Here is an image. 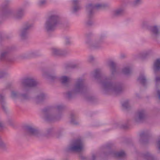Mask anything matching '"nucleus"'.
Listing matches in <instances>:
<instances>
[{
    "instance_id": "nucleus-1",
    "label": "nucleus",
    "mask_w": 160,
    "mask_h": 160,
    "mask_svg": "<svg viewBox=\"0 0 160 160\" xmlns=\"http://www.w3.org/2000/svg\"><path fill=\"white\" fill-rule=\"evenodd\" d=\"M108 65L111 68L112 75L109 77H102V72L100 69H96L93 73V77L97 80L101 84L102 87L103 93L105 94L113 93L118 95L122 93L123 88L121 83H113L111 80L113 76L118 73V69L116 63L110 61L108 63Z\"/></svg>"
},
{
    "instance_id": "nucleus-2",
    "label": "nucleus",
    "mask_w": 160,
    "mask_h": 160,
    "mask_svg": "<svg viewBox=\"0 0 160 160\" xmlns=\"http://www.w3.org/2000/svg\"><path fill=\"white\" fill-rule=\"evenodd\" d=\"M64 107L62 105L58 104L45 108L43 110L44 114V119L48 122H52L59 119L61 115L59 114L55 115V112L59 113L62 111Z\"/></svg>"
},
{
    "instance_id": "nucleus-3",
    "label": "nucleus",
    "mask_w": 160,
    "mask_h": 160,
    "mask_svg": "<svg viewBox=\"0 0 160 160\" xmlns=\"http://www.w3.org/2000/svg\"><path fill=\"white\" fill-rule=\"evenodd\" d=\"M84 82L85 80L81 78L77 79L75 84L70 87L66 92V98L68 99H71L78 94L84 93L86 90Z\"/></svg>"
},
{
    "instance_id": "nucleus-4",
    "label": "nucleus",
    "mask_w": 160,
    "mask_h": 160,
    "mask_svg": "<svg viewBox=\"0 0 160 160\" xmlns=\"http://www.w3.org/2000/svg\"><path fill=\"white\" fill-rule=\"evenodd\" d=\"M60 23L58 16L57 14L52 15L47 19L45 23V28L48 32L52 31Z\"/></svg>"
},
{
    "instance_id": "nucleus-5",
    "label": "nucleus",
    "mask_w": 160,
    "mask_h": 160,
    "mask_svg": "<svg viewBox=\"0 0 160 160\" xmlns=\"http://www.w3.org/2000/svg\"><path fill=\"white\" fill-rule=\"evenodd\" d=\"M26 7V5H23L18 7L15 12L12 10L6 11V14H7L6 17L18 20H21L25 15Z\"/></svg>"
},
{
    "instance_id": "nucleus-6",
    "label": "nucleus",
    "mask_w": 160,
    "mask_h": 160,
    "mask_svg": "<svg viewBox=\"0 0 160 160\" xmlns=\"http://www.w3.org/2000/svg\"><path fill=\"white\" fill-rule=\"evenodd\" d=\"M33 27V24L31 22H26L24 23L18 32V34L20 38L22 40L27 38L30 30Z\"/></svg>"
},
{
    "instance_id": "nucleus-7",
    "label": "nucleus",
    "mask_w": 160,
    "mask_h": 160,
    "mask_svg": "<svg viewBox=\"0 0 160 160\" xmlns=\"http://www.w3.org/2000/svg\"><path fill=\"white\" fill-rule=\"evenodd\" d=\"M103 4L98 3L96 4H89L87 6V9L88 11V19L86 22V24L88 26H91L93 23V22L91 20L94 13V11L95 9H98L104 7Z\"/></svg>"
},
{
    "instance_id": "nucleus-8",
    "label": "nucleus",
    "mask_w": 160,
    "mask_h": 160,
    "mask_svg": "<svg viewBox=\"0 0 160 160\" xmlns=\"http://www.w3.org/2000/svg\"><path fill=\"white\" fill-rule=\"evenodd\" d=\"M38 84L36 80L33 77H28L22 80L20 86L22 88H26L28 89V94L30 95V88L36 86Z\"/></svg>"
},
{
    "instance_id": "nucleus-9",
    "label": "nucleus",
    "mask_w": 160,
    "mask_h": 160,
    "mask_svg": "<svg viewBox=\"0 0 160 160\" xmlns=\"http://www.w3.org/2000/svg\"><path fill=\"white\" fill-rule=\"evenodd\" d=\"M20 92H18L15 91H12L11 92V97L13 99H15L18 98L28 100L30 98V95L28 94V90L26 88H22L20 86Z\"/></svg>"
},
{
    "instance_id": "nucleus-10",
    "label": "nucleus",
    "mask_w": 160,
    "mask_h": 160,
    "mask_svg": "<svg viewBox=\"0 0 160 160\" xmlns=\"http://www.w3.org/2000/svg\"><path fill=\"white\" fill-rule=\"evenodd\" d=\"M25 135L26 136L39 138L42 137V131L34 127L27 126L25 128Z\"/></svg>"
},
{
    "instance_id": "nucleus-11",
    "label": "nucleus",
    "mask_w": 160,
    "mask_h": 160,
    "mask_svg": "<svg viewBox=\"0 0 160 160\" xmlns=\"http://www.w3.org/2000/svg\"><path fill=\"white\" fill-rule=\"evenodd\" d=\"M83 148V142L80 139L72 141L68 148V150L72 152H80Z\"/></svg>"
},
{
    "instance_id": "nucleus-12",
    "label": "nucleus",
    "mask_w": 160,
    "mask_h": 160,
    "mask_svg": "<svg viewBox=\"0 0 160 160\" xmlns=\"http://www.w3.org/2000/svg\"><path fill=\"white\" fill-rule=\"evenodd\" d=\"M150 132L149 130L142 131L139 134V142L142 144H147L149 142L150 139L149 135Z\"/></svg>"
},
{
    "instance_id": "nucleus-13",
    "label": "nucleus",
    "mask_w": 160,
    "mask_h": 160,
    "mask_svg": "<svg viewBox=\"0 0 160 160\" xmlns=\"http://www.w3.org/2000/svg\"><path fill=\"white\" fill-rule=\"evenodd\" d=\"M103 38L104 36H101L99 40L94 42H92L89 40H88L86 41V43L91 48L98 49L101 47V44Z\"/></svg>"
},
{
    "instance_id": "nucleus-14",
    "label": "nucleus",
    "mask_w": 160,
    "mask_h": 160,
    "mask_svg": "<svg viewBox=\"0 0 160 160\" xmlns=\"http://www.w3.org/2000/svg\"><path fill=\"white\" fill-rule=\"evenodd\" d=\"M10 50L9 49L4 50L0 53V60H5L9 61H12L14 60L10 55Z\"/></svg>"
},
{
    "instance_id": "nucleus-15",
    "label": "nucleus",
    "mask_w": 160,
    "mask_h": 160,
    "mask_svg": "<svg viewBox=\"0 0 160 160\" xmlns=\"http://www.w3.org/2000/svg\"><path fill=\"white\" fill-rule=\"evenodd\" d=\"M146 116V112L145 110H139L136 114L134 118V120L137 122H142L145 119Z\"/></svg>"
},
{
    "instance_id": "nucleus-16",
    "label": "nucleus",
    "mask_w": 160,
    "mask_h": 160,
    "mask_svg": "<svg viewBox=\"0 0 160 160\" xmlns=\"http://www.w3.org/2000/svg\"><path fill=\"white\" fill-rule=\"evenodd\" d=\"M11 2V0H5L3 4L0 7V14L6 17L7 14H6V11L11 10L8 9L7 6Z\"/></svg>"
},
{
    "instance_id": "nucleus-17",
    "label": "nucleus",
    "mask_w": 160,
    "mask_h": 160,
    "mask_svg": "<svg viewBox=\"0 0 160 160\" xmlns=\"http://www.w3.org/2000/svg\"><path fill=\"white\" fill-rule=\"evenodd\" d=\"M125 13L124 9L122 8H118L113 10L112 12V17L117 18L122 16Z\"/></svg>"
},
{
    "instance_id": "nucleus-18",
    "label": "nucleus",
    "mask_w": 160,
    "mask_h": 160,
    "mask_svg": "<svg viewBox=\"0 0 160 160\" xmlns=\"http://www.w3.org/2000/svg\"><path fill=\"white\" fill-rule=\"evenodd\" d=\"M52 54L55 56H64L68 53V51L65 50H62L57 48H52L51 49Z\"/></svg>"
},
{
    "instance_id": "nucleus-19",
    "label": "nucleus",
    "mask_w": 160,
    "mask_h": 160,
    "mask_svg": "<svg viewBox=\"0 0 160 160\" xmlns=\"http://www.w3.org/2000/svg\"><path fill=\"white\" fill-rule=\"evenodd\" d=\"M48 98L47 94L43 92H42L38 95L35 98V102L38 103L42 102Z\"/></svg>"
},
{
    "instance_id": "nucleus-20",
    "label": "nucleus",
    "mask_w": 160,
    "mask_h": 160,
    "mask_svg": "<svg viewBox=\"0 0 160 160\" xmlns=\"http://www.w3.org/2000/svg\"><path fill=\"white\" fill-rule=\"evenodd\" d=\"M80 2V0H72V11L73 12H77L81 9Z\"/></svg>"
},
{
    "instance_id": "nucleus-21",
    "label": "nucleus",
    "mask_w": 160,
    "mask_h": 160,
    "mask_svg": "<svg viewBox=\"0 0 160 160\" xmlns=\"http://www.w3.org/2000/svg\"><path fill=\"white\" fill-rule=\"evenodd\" d=\"M6 98L3 93L0 92V104L2 105V109L5 112H6L7 108L6 105Z\"/></svg>"
},
{
    "instance_id": "nucleus-22",
    "label": "nucleus",
    "mask_w": 160,
    "mask_h": 160,
    "mask_svg": "<svg viewBox=\"0 0 160 160\" xmlns=\"http://www.w3.org/2000/svg\"><path fill=\"white\" fill-rule=\"evenodd\" d=\"M42 76L52 81L56 80L58 79V78L55 75L51 74L50 72L48 71H43Z\"/></svg>"
},
{
    "instance_id": "nucleus-23",
    "label": "nucleus",
    "mask_w": 160,
    "mask_h": 160,
    "mask_svg": "<svg viewBox=\"0 0 160 160\" xmlns=\"http://www.w3.org/2000/svg\"><path fill=\"white\" fill-rule=\"evenodd\" d=\"M151 31L152 35L154 38H156L160 34V32L159 31V28L158 26H153L151 28Z\"/></svg>"
},
{
    "instance_id": "nucleus-24",
    "label": "nucleus",
    "mask_w": 160,
    "mask_h": 160,
    "mask_svg": "<svg viewBox=\"0 0 160 160\" xmlns=\"http://www.w3.org/2000/svg\"><path fill=\"white\" fill-rule=\"evenodd\" d=\"M108 154H112L114 157L117 158H123L126 155L124 152L122 151L118 152L112 151L109 152Z\"/></svg>"
},
{
    "instance_id": "nucleus-25",
    "label": "nucleus",
    "mask_w": 160,
    "mask_h": 160,
    "mask_svg": "<svg viewBox=\"0 0 160 160\" xmlns=\"http://www.w3.org/2000/svg\"><path fill=\"white\" fill-rule=\"evenodd\" d=\"M70 122L72 124L75 125H78L79 122L78 117L74 113H71L70 116Z\"/></svg>"
},
{
    "instance_id": "nucleus-26",
    "label": "nucleus",
    "mask_w": 160,
    "mask_h": 160,
    "mask_svg": "<svg viewBox=\"0 0 160 160\" xmlns=\"http://www.w3.org/2000/svg\"><path fill=\"white\" fill-rule=\"evenodd\" d=\"M153 70L155 73L160 70V58H158L154 62Z\"/></svg>"
},
{
    "instance_id": "nucleus-27",
    "label": "nucleus",
    "mask_w": 160,
    "mask_h": 160,
    "mask_svg": "<svg viewBox=\"0 0 160 160\" xmlns=\"http://www.w3.org/2000/svg\"><path fill=\"white\" fill-rule=\"evenodd\" d=\"M60 80L63 85L66 86L69 82L70 78L66 76H62L60 77Z\"/></svg>"
},
{
    "instance_id": "nucleus-28",
    "label": "nucleus",
    "mask_w": 160,
    "mask_h": 160,
    "mask_svg": "<svg viewBox=\"0 0 160 160\" xmlns=\"http://www.w3.org/2000/svg\"><path fill=\"white\" fill-rule=\"evenodd\" d=\"M0 149L2 151H6L8 149V146L0 137Z\"/></svg>"
},
{
    "instance_id": "nucleus-29",
    "label": "nucleus",
    "mask_w": 160,
    "mask_h": 160,
    "mask_svg": "<svg viewBox=\"0 0 160 160\" xmlns=\"http://www.w3.org/2000/svg\"><path fill=\"white\" fill-rule=\"evenodd\" d=\"M138 81L143 85H145L146 82V77L143 74H141L140 75L138 79Z\"/></svg>"
},
{
    "instance_id": "nucleus-30",
    "label": "nucleus",
    "mask_w": 160,
    "mask_h": 160,
    "mask_svg": "<svg viewBox=\"0 0 160 160\" xmlns=\"http://www.w3.org/2000/svg\"><path fill=\"white\" fill-rule=\"evenodd\" d=\"M53 131V129L52 128H50L47 129L44 133L42 132V137H48L51 135Z\"/></svg>"
},
{
    "instance_id": "nucleus-31",
    "label": "nucleus",
    "mask_w": 160,
    "mask_h": 160,
    "mask_svg": "<svg viewBox=\"0 0 160 160\" xmlns=\"http://www.w3.org/2000/svg\"><path fill=\"white\" fill-rule=\"evenodd\" d=\"M143 157L146 160H154L155 159L154 157L148 152L144 153Z\"/></svg>"
},
{
    "instance_id": "nucleus-32",
    "label": "nucleus",
    "mask_w": 160,
    "mask_h": 160,
    "mask_svg": "<svg viewBox=\"0 0 160 160\" xmlns=\"http://www.w3.org/2000/svg\"><path fill=\"white\" fill-rule=\"evenodd\" d=\"M37 4L39 7H44L47 4V0H39Z\"/></svg>"
},
{
    "instance_id": "nucleus-33",
    "label": "nucleus",
    "mask_w": 160,
    "mask_h": 160,
    "mask_svg": "<svg viewBox=\"0 0 160 160\" xmlns=\"http://www.w3.org/2000/svg\"><path fill=\"white\" fill-rule=\"evenodd\" d=\"M122 73L126 75H129L131 72V70L128 67L124 68L122 70Z\"/></svg>"
},
{
    "instance_id": "nucleus-34",
    "label": "nucleus",
    "mask_w": 160,
    "mask_h": 160,
    "mask_svg": "<svg viewBox=\"0 0 160 160\" xmlns=\"http://www.w3.org/2000/svg\"><path fill=\"white\" fill-rule=\"evenodd\" d=\"M31 54L32 53L31 52L23 53L20 56V58L22 59L27 58L30 57Z\"/></svg>"
},
{
    "instance_id": "nucleus-35",
    "label": "nucleus",
    "mask_w": 160,
    "mask_h": 160,
    "mask_svg": "<svg viewBox=\"0 0 160 160\" xmlns=\"http://www.w3.org/2000/svg\"><path fill=\"white\" fill-rule=\"evenodd\" d=\"M123 108L125 109H128L130 107L129 101L127 100L124 101L122 104Z\"/></svg>"
},
{
    "instance_id": "nucleus-36",
    "label": "nucleus",
    "mask_w": 160,
    "mask_h": 160,
    "mask_svg": "<svg viewBox=\"0 0 160 160\" xmlns=\"http://www.w3.org/2000/svg\"><path fill=\"white\" fill-rule=\"evenodd\" d=\"M142 0H134L133 2L134 6H136L140 4L141 3Z\"/></svg>"
},
{
    "instance_id": "nucleus-37",
    "label": "nucleus",
    "mask_w": 160,
    "mask_h": 160,
    "mask_svg": "<svg viewBox=\"0 0 160 160\" xmlns=\"http://www.w3.org/2000/svg\"><path fill=\"white\" fill-rule=\"evenodd\" d=\"M65 39L66 44L69 45L71 43V38L70 37H66L65 38Z\"/></svg>"
},
{
    "instance_id": "nucleus-38",
    "label": "nucleus",
    "mask_w": 160,
    "mask_h": 160,
    "mask_svg": "<svg viewBox=\"0 0 160 160\" xmlns=\"http://www.w3.org/2000/svg\"><path fill=\"white\" fill-rule=\"evenodd\" d=\"M95 60L94 57L92 55L89 56L88 58V61L90 62H92Z\"/></svg>"
},
{
    "instance_id": "nucleus-39",
    "label": "nucleus",
    "mask_w": 160,
    "mask_h": 160,
    "mask_svg": "<svg viewBox=\"0 0 160 160\" xmlns=\"http://www.w3.org/2000/svg\"><path fill=\"white\" fill-rule=\"evenodd\" d=\"M7 73L3 71H0V78H2L7 74Z\"/></svg>"
},
{
    "instance_id": "nucleus-40",
    "label": "nucleus",
    "mask_w": 160,
    "mask_h": 160,
    "mask_svg": "<svg viewBox=\"0 0 160 160\" xmlns=\"http://www.w3.org/2000/svg\"><path fill=\"white\" fill-rule=\"evenodd\" d=\"M157 145L159 150V152L160 153V138H158L157 141Z\"/></svg>"
},
{
    "instance_id": "nucleus-41",
    "label": "nucleus",
    "mask_w": 160,
    "mask_h": 160,
    "mask_svg": "<svg viewBox=\"0 0 160 160\" xmlns=\"http://www.w3.org/2000/svg\"><path fill=\"white\" fill-rule=\"evenodd\" d=\"M155 81L156 84H157L158 82H160V77H156L155 78Z\"/></svg>"
},
{
    "instance_id": "nucleus-42",
    "label": "nucleus",
    "mask_w": 160,
    "mask_h": 160,
    "mask_svg": "<svg viewBox=\"0 0 160 160\" xmlns=\"http://www.w3.org/2000/svg\"><path fill=\"white\" fill-rule=\"evenodd\" d=\"M78 64H72L71 65L70 67L72 68H75L77 67Z\"/></svg>"
},
{
    "instance_id": "nucleus-43",
    "label": "nucleus",
    "mask_w": 160,
    "mask_h": 160,
    "mask_svg": "<svg viewBox=\"0 0 160 160\" xmlns=\"http://www.w3.org/2000/svg\"><path fill=\"white\" fill-rule=\"evenodd\" d=\"M96 156L95 154H93L92 156V160H95L96 159Z\"/></svg>"
},
{
    "instance_id": "nucleus-44",
    "label": "nucleus",
    "mask_w": 160,
    "mask_h": 160,
    "mask_svg": "<svg viewBox=\"0 0 160 160\" xmlns=\"http://www.w3.org/2000/svg\"><path fill=\"white\" fill-rule=\"evenodd\" d=\"M148 53L147 52H144L142 53V54L143 55L142 57H145V56L147 55H148Z\"/></svg>"
},
{
    "instance_id": "nucleus-45",
    "label": "nucleus",
    "mask_w": 160,
    "mask_h": 160,
    "mask_svg": "<svg viewBox=\"0 0 160 160\" xmlns=\"http://www.w3.org/2000/svg\"><path fill=\"white\" fill-rule=\"evenodd\" d=\"M157 94L160 100V90H158L157 91Z\"/></svg>"
},
{
    "instance_id": "nucleus-46",
    "label": "nucleus",
    "mask_w": 160,
    "mask_h": 160,
    "mask_svg": "<svg viewBox=\"0 0 160 160\" xmlns=\"http://www.w3.org/2000/svg\"><path fill=\"white\" fill-rule=\"evenodd\" d=\"M110 148V144H107L105 147V148L106 149H109Z\"/></svg>"
},
{
    "instance_id": "nucleus-47",
    "label": "nucleus",
    "mask_w": 160,
    "mask_h": 160,
    "mask_svg": "<svg viewBox=\"0 0 160 160\" xmlns=\"http://www.w3.org/2000/svg\"><path fill=\"white\" fill-rule=\"evenodd\" d=\"M126 57V55L124 54H122L120 55V58H123Z\"/></svg>"
},
{
    "instance_id": "nucleus-48",
    "label": "nucleus",
    "mask_w": 160,
    "mask_h": 160,
    "mask_svg": "<svg viewBox=\"0 0 160 160\" xmlns=\"http://www.w3.org/2000/svg\"><path fill=\"white\" fill-rule=\"evenodd\" d=\"M3 126V124L2 122L0 121V128H2Z\"/></svg>"
},
{
    "instance_id": "nucleus-49",
    "label": "nucleus",
    "mask_w": 160,
    "mask_h": 160,
    "mask_svg": "<svg viewBox=\"0 0 160 160\" xmlns=\"http://www.w3.org/2000/svg\"><path fill=\"white\" fill-rule=\"evenodd\" d=\"M92 97H90V98H88V100L89 101H91L92 100Z\"/></svg>"
},
{
    "instance_id": "nucleus-50",
    "label": "nucleus",
    "mask_w": 160,
    "mask_h": 160,
    "mask_svg": "<svg viewBox=\"0 0 160 160\" xmlns=\"http://www.w3.org/2000/svg\"><path fill=\"white\" fill-rule=\"evenodd\" d=\"M122 128H127V126H122Z\"/></svg>"
},
{
    "instance_id": "nucleus-51",
    "label": "nucleus",
    "mask_w": 160,
    "mask_h": 160,
    "mask_svg": "<svg viewBox=\"0 0 160 160\" xmlns=\"http://www.w3.org/2000/svg\"><path fill=\"white\" fill-rule=\"evenodd\" d=\"M81 158L82 159H84V157H81Z\"/></svg>"
},
{
    "instance_id": "nucleus-52",
    "label": "nucleus",
    "mask_w": 160,
    "mask_h": 160,
    "mask_svg": "<svg viewBox=\"0 0 160 160\" xmlns=\"http://www.w3.org/2000/svg\"><path fill=\"white\" fill-rule=\"evenodd\" d=\"M142 27H143V25H142Z\"/></svg>"
}]
</instances>
